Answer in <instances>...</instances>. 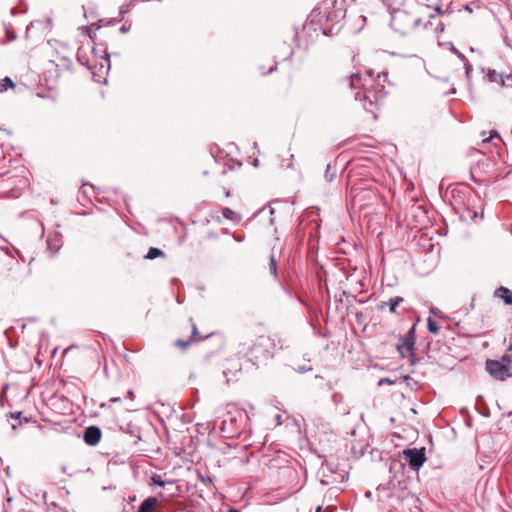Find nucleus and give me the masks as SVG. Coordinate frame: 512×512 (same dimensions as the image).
Instances as JSON below:
<instances>
[{
	"mask_svg": "<svg viewBox=\"0 0 512 512\" xmlns=\"http://www.w3.org/2000/svg\"><path fill=\"white\" fill-rule=\"evenodd\" d=\"M229 512H240V511L237 509H230Z\"/></svg>",
	"mask_w": 512,
	"mask_h": 512,
	"instance_id": "nucleus-33",
	"label": "nucleus"
},
{
	"mask_svg": "<svg viewBox=\"0 0 512 512\" xmlns=\"http://www.w3.org/2000/svg\"><path fill=\"white\" fill-rule=\"evenodd\" d=\"M415 327L413 324L408 330L407 334L403 337H400L398 342L396 343V348L400 352L402 349H406L408 352H411L414 344H415Z\"/></svg>",
	"mask_w": 512,
	"mask_h": 512,
	"instance_id": "nucleus-6",
	"label": "nucleus"
},
{
	"mask_svg": "<svg viewBox=\"0 0 512 512\" xmlns=\"http://www.w3.org/2000/svg\"><path fill=\"white\" fill-rule=\"evenodd\" d=\"M201 338L198 337V332H197V328H196V325L193 324V329H192V336L189 340H186V341H183V340H178L176 342V347H178L179 349H186L189 345L190 342L192 341H199Z\"/></svg>",
	"mask_w": 512,
	"mask_h": 512,
	"instance_id": "nucleus-11",
	"label": "nucleus"
},
{
	"mask_svg": "<svg viewBox=\"0 0 512 512\" xmlns=\"http://www.w3.org/2000/svg\"><path fill=\"white\" fill-rule=\"evenodd\" d=\"M72 348H73V346L67 347V348H65V349L63 350V352H64V353H67V352H68L70 349H72Z\"/></svg>",
	"mask_w": 512,
	"mask_h": 512,
	"instance_id": "nucleus-30",
	"label": "nucleus"
},
{
	"mask_svg": "<svg viewBox=\"0 0 512 512\" xmlns=\"http://www.w3.org/2000/svg\"><path fill=\"white\" fill-rule=\"evenodd\" d=\"M164 252L159 248L151 247L145 256L146 259L153 260L159 256H163Z\"/></svg>",
	"mask_w": 512,
	"mask_h": 512,
	"instance_id": "nucleus-14",
	"label": "nucleus"
},
{
	"mask_svg": "<svg viewBox=\"0 0 512 512\" xmlns=\"http://www.w3.org/2000/svg\"><path fill=\"white\" fill-rule=\"evenodd\" d=\"M351 91L354 92L356 101H360L365 111L376 118V112L384 100V86L371 74L362 77L360 74L352 75L348 80Z\"/></svg>",
	"mask_w": 512,
	"mask_h": 512,
	"instance_id": "nucleus-1",
	"label": "nucleus"
},
{
	"mask_svg": "<svg viewBox=\"0 0 512 512\" xmlns=\"http://www.w3.org/2000/svg\"><path fill=\"white\" fill-rule=\"evenodd\" d=\"M359 19H360V21H361V26H360V28H362V27H363V25H364V22L366 21V17L361 15V16L359 17Z\"/></svg>",
	"mask_w": 512,
	"mask_h": 512,
	"instance_id": "nucleus-26",
	"label": "nucleus"
},
{
	"mask_svg": "<svg viewBox=\"0 0 512 512\" xmlns=\"http://www.w3.org/2000/svg\"><path fill=\"white\" fill-rule=\"evenodd\" d=\"M235 239H236L237 241H242V240H243V238H242V237H235Z\"/></svg>",
	"mask_w": 512,
	"mask_h": 512,
	"instance_id": "nucleus-34",
	"label": "nucleus"
},
{
	"mask_svg": "<svg viewBox=\"0 0 512 512\" xmlns=\"http://www.w3.org/2000/svg\"><path fill=\"white\" fill-rule=\"evenodd\" d=\"M464 9L468 12H472V8L469 5H465Z\"/></svg>",
	"mask_w": 512,
	"mask_h": 512,
	"instance_id": "nucleus-29",
	"label": "nucleus"
},
{
	"mask_svg": "<svg viewBox=\"0 0 512 512\" xmlns=\"http://www.w3.org/2000/svg\"><path fill=\"white\" fill-rule=\"evenodd\" d=\"M276 67H272L269 69V72H272Z\"/></svg>",
	"mask_w": 512,
	"mask_h": 512,
	"instance_id": "nucleus-40",
	"label": "nucleus"
},
{
	"mask_svg": "<svg viewBox=\"0 0 512 512\" xmlns=\"http://www.w3.org/2000/svg\"><path fill=\"white\" fill-rule=\"evenodd\" d=\"M159 505L156 497L146 498L140 505L137 512H154Z\"/></svg>",
	"mask_w": 512,
	"mask_h": 512,
	"instance_id": "nucleus-8",
	"label": "nucleus"
},
{
	"mask_svg": "<svg viewBox=\"0 0 512 512\" xmlns=\"http://www.w3.org/2000/svg\"><path fill=\"white\" fill-rule=\"evenodd\" d=\"M269 270L273 276H275V277L277 276V267H276V261H275L274 256H271V258H270Z\"/></svg>",
	"mask_w": 512,
	"mask_h": 512,
	"instance_id": "nucleus-20",
	"label": "nucleus"
},
{
	"mask_svg": "<svg viewBox=\"0 0 512 512\" xmlns=\"http://www.w3.org/2000/svg\"><path fill=\"white\" fill-rule=\"evenodd\" d=\"M101 430L96 426H90L84 431L83 439L86 444L94 446L101 439Z\"/></svg>",
	"mask_w": 512,
	"mask_h": 512,
	"instance_id": "nucleus-7",
	"label": "nucleus"
},
{
	"mask_svg": "<svg viewBox=\"0 0 512 512\" xmlns=\"http://www.w3.org/2000/svg\"><path fill=\"white\" fill-rule=\"evenodd\" d=\"M494 296L502 299L507 305L512 304V293L506 287L501 286L498 289H496L494 292Z\"/></svg>",
	"mask_w": 512,
	"mask_h": 512,
	"instance_id": "nucleus-9",
	"label": "nucleus"
},
{
	"mask_svg": "<svg viewBox=\"0 0 512 512\" xmlns=\"http://www.w3.org/2000/svg\"><path fill=\"white\" fill-rule=\"evenodd\" d=\"M111 401H112V402H118V401H120V398H119V397H117V398H111Z\"/></svg>",
	"mask_w": 512,
	"mask_h": 512,
	"instance_id": "nucleus-31",
	"label": "nucleus"
},
{
	"mask_svg": "<svg viewBox=\"0 0 512 512\" xmlns=\"http://www.w3.org/2000/svg\"><path fill=\"white\" fill-rule=\"evenodd\" d=\"M127 397H128L129 399H133L134 395H133V392H132L131 390H129V391L127 392Z\"/></svg>",
	"mask_w": 512,
	"mask_h": 512,
	"instance_id": "nucleus-28",
	"label": "nucleus"
},
{
	"mask_svg": "<svg viewBox=\"0 0 512 512\" xmlns=\"http://www.w3.org/2000/svg\"><path fill=\"white\" fill-rule=\"evenodd\" d=\"M494 138H498V139H500V137H499V135H498V133H497L496 131H492V132H490V136H489L488 138L483 139V142H484V143H485V142H489L490 140H492V139H494Z\"/></svg>",
	"mask_w": 512,
	"mask_h": 512,
	"instance_id": "nucleus-22",
	"label": "nucleus"
},
{
	"mask_svg": "<svg viewBox=\"0 0 512 512\" xmlns=\"http://www.w3.org/2000/svg\"><path fill=\"white\" fill-rule=\"evenodd\" d=\"M434 10H435V12H436V14H437V15H443V14L445 13V10H443V9H442L441 7H439V6H436Z\"/></svg>",
	"mask_w": 512,
	"mask_h": 512,
	"instance_id": "nucleus-25",
	"label": "nucleus"
},
{
	"mask_svg": "<svg viewBox=\"0 0 512 512\" xmlns=\"http://www.w3.org/2000/svg\"><path fill=\"white\" fill-rule=\"evenodd\" d=\"M383 382H385V383H393L391 380H389V379L385 378V379H381V380L379 381V384H382Z\"/></svg>",
	"mask_w": 512,
	"mask_h": 512,
	"instance_id": "nucleus-27",
	"label": "nucleus"
},
{
	"mask_svg": "<svg viewBox=\"0 0 512 512\" xmlns=\"http://www.w3.org/2000/svg\"><path fill=\"white\" fill-rule=\"evenodd\" d=\"M403 456L409 467L414 471H418L426 461L425 448H407L403 451Z\"/></svg>",
	"mask_w": 512,
	"mask_h": 512,
	"instance_id": "nucleus-5",
	"label": "nucleus"
},
{
	"mask_svg": "<svg viewBox=\"0 0 512 512\" xmlns=\"http://www.w3.org/2000/svg\"><path fill=\"white\" fill-rule=\"evenodd\" d=\"M57 350H58V348H57V347H55V348L52 350V352H53V353H56V352H57Z\"/></svg>",
	"mask_w": 512,
	"mask_h": 512,
	"instance_id": "nucleus-37",
	"label": "nucleus"
},
{
	"mask_svg": "<svg viewBox=\"0 0 512 512\" xmlns=\"http://www.w3.org/2000/svg\"><path fill=\"white\" fill-rule=\"evenodd\" d=\"M99 69L101 73H106L110 69V60L107 55L105 57H101Z\"/></svg>",
	"mask_w": 512,
	"mask_h": 512,
	"instance_id": "nucleus-16",
	"label": "nucleus"
},
{
	"mask_svg": "<svg viewBox=\"0 0 512 512\" xmlns=\"http://www.w3.org/2000/svg\"><path fill=\"white\" fill-rule=\"evenodd\" d=\"M19 416H20V413L12 414V417H19Z\"/></svg>",
	"mask_w": 512,
	"mask_h": 512,
	"instance_id": "nucleus-36",
	"label": "nucleus"
},
{
	"mask_svg": "<svg viewBox=\"0 0 512 512\" xmlns=\"http://www.w3.org/2000/svg\"><path fill=\"white\" fill-rule=\"evenodd\" d=\"M487 78L490 82L498 83L500 86H505V80L502 74H499L494 69H489L487 72Z\"/></svg>",
	"mask_w": 512,
	"mask_h": 512,
	"instance_id": "nucleus-12",
	"label": "nucleus"
},
{
	"mask_svg": "<svg viewBox=\"0 0 512 512\" xmlns=\"http://www.w3.org/2000/svg\"><path fill=\"white\" fill-rule=\"evenodd\" d=\"M403 302L402 297H394L390 298L387 302H381L379 305V309H384L385 307H389V311L391 313H396V308L399 306L400 303Z\"/></svg>",
	"mask_w": 512,
	"mask_h": 512,
	"instance_id": "nucleus-10",
	"label": "nucleus"
},
{
	"mask_svg": "<svg viewBox=\"0 0 512 512\" xmlns=\"http://www.w3.org/2000/svg\"><path fill=\"white\" fill-rule=\"evenodd\" d=\"M121 31H126V28L124 26L121 27Z\"/></svg>",
	"mask_w": 512,
	"mask_h": 512,
	"instance_id": "nucleus-38",
	"label": "nucleus"
},
{
	"mask_svg": "<svg viewBox=\"0 0 512 512\" xmlns=\"http://www.w3.org/2000/svg\"><path fill=\"white\" fill-rule=\"evenodd\" d=\"M14 86L12 80L9 77H5L0 79V92L6 91L9 87L12 88Z\"/></svg>",
	"mask_w": 512,
	"mask_h": 512,
	"instance_id": "nucleus-15",
	"label": "nucleus"
},
{
	"mask_svg": "<svg viewBox=\"0 0 512 512\" xmlns=\"http://www.w3.org/2000/svg\"><path fill=\"white\" fill-rule=\"evenodd\" d=\"M330 164L327 165L325 177L328 181H332L335 177V173H330Z\"/></svg>",
	"mask_w": 512,
	"mask_h": 512,
	"instance_id": "nucleus-21",
	"label": "nucleus"
},
{
	"mask_svg": "<svg viewBox=\"0 0 512 512\" xmlns=\"http://www.w3.org/2000/svg\"><path fill=\"white\" fill-rule=\"evenodd\" d=\"M77 60L81 65L86 66L91 70L94 68L91 60L84 55L82 48H79L77 52Z\"/></svg>",
	"mask_w": 512,
	"mask_h": 512,
	"instance_id": "nucleus-13",
	"label": "nucleus"
},
{
	"mask_svg": "<svg viewBox=\"0 0 512 512\" xmlns=\"http://www.w3.org/2000/svg\"><path fill=\"white\" fill-rule=\"evenodd\" d=\"M19 416H20V413L12 414V417H19Z\"/></svg>",
	"mask_w": 512,
	"mask_h": 512,
	"instance_id": "nucleus-35",
	"label": "nucleus"
},
{
	"mask_svg": "<svg viewBox=\"0 0 512 512\" xmlns=\"http://www.w3.org/2000/svg\"><path fill=\"white\" fill-rule=\"evenodd\" d=\"M28 187V179L24 176H9L2 181V194L5 197L18 198Z\"/></svg>",
	"mask_w": 512,
	"mask_h": 512,
	"instance_id": "nucleus-4",
	"label": "nucleus"
},
{
	"mask_svg": "<svg viewBox=\"0 0 512 512\" xmlns=\"http://www.w3.org/2000/svg\"><path fill=\"white\" fill-rule=\"evenodd\" d=\"M6 34L9 41H12L16 38V34L8 28H6Z\"/></svg>",
	"mask_w": 512,
	"mask_h": 512,
	"instance_id": "nucleus-23",
	"label": "nucleus"
},
{
	"mask_svg": "<svg viewBox=\"0 0 512 512\" xmlns=\"http://www.w3.org/2000/svg\"><path fill=\"white\" fill-rule=\"evenodd\" d=\"M295 370L303 373V372L311 370V367L307 366V365H303V366H299L298 368H295Z\"/></svg>",
	"mask_w": 512,
	"mask_h": 512,
	"instance_id": "nucleus-24",
	"label": "nucleus"
},
{
	"mask_svg": "<svg viewBox=\"0 0 512 512\" xmlns=\"http://www.w3.org/2000/svg\"><path fill=\"white\" fill-rule=\"evenodd\" d=\"M421 19L406 11H396L392 15L391 25L401 34H406L413 28L419 25Z\"/></svg>",
	"mask_w": 512,
	"mask_h": 512,
	"instance_id": "nucleus-3",
	"label": "nucleus"
},
{
	"mask_svg": "<svg viewBox=\"0 0 512 512\" xmlns=\"http://www.w3.org/2000/svg\"><path fill=\"white\" fill-rule=\"evenodd\" d=\"M151 481L153 484L157 486H164L167 482L162 479V476L159 474H153L151 476Z\"/></svg>",
	"mask_w": 512,
	"mask_h": 512,
	"instance_id": "nucleus-19",
	"label": "nucleus"
},
{
	"mask_svg": "<svg viewBox=\"0 0 512 512\" xmlns=\"http://www.w3.org/2000/svg\"><path fill=\"white\" fill-rule=\"evenodd\" d=\"M61 470L63 473H66V466H62Z\"/></svg>",
	"mask_w": 512,
	"mask_h": 512,
	"instance_id": "nucleus-32",
	"label": "nucleus"
},
{
	"mask_svg": "<svg viewBox=\"0 0 512 512\" xmlns=\"http://www.w3.org/2000/svg\"><path fill=\"white\" fill-rule=\"evenodd\" d=\"M511 350H512V345H511V346H509V348H508L507 352H510Z\"/></svg>",
	"mask_w": 512,
	"mask_h": 512,
	"instance_id": "nucleus-39",
	"label": "nucleus"
},
{
	"mask_svg": "<svg viewBox=\"0 0 512 512\" xmlns=\"http://www.w3.org/2000/svg\"><path fill=\"white\" fill-rule=\"evenodd\" d=\"M485 368L488 374L498 381L512 377V359L509 354H502L498 360H486Z\"/></svg>",
	"mask_w": 512,
	"mask_h": 512,
	"instance_id": "nucleus-2",
	"label": "nucleus"
},
{
	"mask_svg": "<svg viewBox=\"0 0 512 512\" xmlns=\"http://www.w3.org/2000/svg\"><path fill=\"white\" fill-rule=\"evenodd\" d=\"M222 215L224 218H226L228 220L235 221L238 219V216L236 215V213L232 209L227 208V207L222 210Z\"/></svg>",
	"mask_w": 512,
	"mask_h": 512,
	"instance_id": "nucleus-17",
	"label": "nucleus"
},
{
	"mask_svg": "<svg viewBox=\"0 0 512 512\" xmlns=\"http://www.w3.org/2000/svg\"><path fill=\"white\" fill-rule=\"evenodd\" d=\"M439 325L436 321L432 320L431 318L428 319V330L433 333L437 334L439 332Z\"/></svg>",
	"mask_w": 512,
	"mask_h": 512,
	"instance_id": "nucleus-18",
	"label": "nucleus"
}]
</instances>
